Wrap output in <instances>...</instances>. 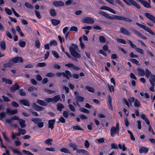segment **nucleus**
Here are the masks:
<instances>
[{"mask_svg": "<svg viewBox=\"0 0 155 155\" xmlns=\"http://www.w3.org/2000/svg\"><path fill=\"white\" fill-rule=\"evenodd\" d=\"M150 83L152 86L149 89L151 91L154 92L155 91L154 89V86H155V84L154 82L151 81H150Z\"/></svg>", "mask_w": 155, "mask_h": 155, "instance_id": "obj_40", "label": "nucleus"}, {"mask_svg": "<svg viewBox=\"0 0 155 155\" xmlns=\"http://www.w3.org/2000/svg\"><path fill=\"white\" fill-rule=\"evenodd\" d=\"M127 41L130 44V47L132 48L135 49V51L141 54H143V50L140 48H137L136 45L134 44L131 41L128 39H127Z\"/></svg>", "mask_w": 155, "mask_h": 155, "instance_id": "obj_5", "label": "nucleus"}, {"mask_svg": "<svg viewBox=\"0 0 155 155\" xmlns=\"http://www.w3.org/2000/svg\"><path fill=\"white\" fill-rule=\"evenodd\" d=\"M25 6L27 8H30L31 9H33V7L32 5L30 4L28 2H25Z\"/></svg>", "mask_w": 155, "mask_h": 155, "instance_id": "obj_44", "label": "nucleus"}, {"mask_svg": "<svg viewBox=\"0 0 155 155\" xmlns=\"http://www.w3.org/2000/svg\"><path fill=\"white\" fill-rule=\"evenodd\" d=\"M50 14L51 16H54L56 15V13L55 11V10L53 9H51L50 10Z\"/></svg>", "mask_w": 155, "mask_h": 155, "instance_id": "obj_54", "label": "nucleus"}, {"mask_svg": "<svg viewBox=\"0 0 155 155\" xmlns=\"http://www.w3.org/2000/svg\"><path fill=\"white\" fill-rule=\"evenodd\" d=\"M8 148L11 149V150L13 151V152L14 153H17L20 155L22 154L21 152L18 151V150L14 149L11 146L8 147Z\"/></svg>", "mask_w": 155, "mask_h": 155, "instance_id": "obj_29", "label": "nucleus"}, {"mask_svg": "<svg viewBox=\"0 0 155 155\" xmlns=\"http://www.w3.org/2000/svg\"><path fill=\"white\" fill-rule=\"evenodd\" d=\"M19 104L23 106H27L28 107H30V104L29 102L27 99H21L19 101Z\"/></svg>", "mask_w": 155, "mask_h": 155, "instance_id": "obj_9", "label": "nucleus"}, {"mask_svg": "<svg viewBox=\"0 0 155 155\" xmlns=\"http://www.w3.org/2000/svg\"><path fill=\"white\" fill-rule=\"evenodd\" d=\"M99 13L100 15L110 20L116 19L124 21V20L125 17L123 16L113 15V16H111L109 15L107 13L102 11L99 12Z\"/></svg>", "mask_w": 155, "mask_h": 155, "instance_id": "obj_2", "label": "nucleus"}, {"mask_svg": "<svg viewBox=\"0 0 155 155\" xmlns=\"http://www.w3.org/2000/svg\"><path fill=\"white\" fill-rule=\"evenodd\" d=\"M65 4L67 5H69L71 4L75 5L76 4V3L74 0H68L65 2Z\"/></svg>", "mask_w": 155, "mask_h": 155, "instance_id": "obj_22", "label": "nucleus"}, {"mask_svg": "<svg viewBox=\"0 0 155 155\" xmlns=\"http://www.w3.org/2000/svg\"><path fill=\"white\" fill-rule=\"evenodd\" d=\"M99 39L101 42H104L106 41V39L103 36H100Z\"/></svg>", "mask_w": 155, "mask_h": 155, "instance_id": "obj_58", "label": "nucleus"}, {"mask_svg": "<svg viewBox=\"0 0 155 155\" xmlns=\"http://www.w3.org/2000/svg\"><path fill=\"white\" fill-rule=\"evenodd\" d=\"M49 44L51 46L52 45L56 46L57 45V43L55 40H52L50 42Z\"/></svg>", "mask_w": 155, "mask_h": 155, "instance_id": "obj_45", "label": "nucleus"}, {"mask_svg": "<svg viewBox=\"0 0 155 155\" xmlns=\"http://www.w3.org/2000/svg\"><path fill=\"white\" fill-rule=\"evenodd\" d=\"M19 94L22 96H25L26 95V93L25 92L23 91L22 89H20L19 90Z\"/></svg>", "mask_w": 155, "mask_h": 155, "instance_id": "obj_46", "label": "nucleus"}, {"mask_svg": "<svg viewBox=\"0 0 155 155\" xmlns=\"http://www.w3.org/2000/svg\"><path fill=\"white\" fill-rule=\"evenodd\" d=\"M131 61L132 62L137 65H140L139 61L136 59H131Z\"/></svg>", "mask_w": 155, "mask_h": 155, "instance_id": "obj_50", "label": "nucleus"}, {"mask_svg": "<svg viewBox=\"0 0 155 155\" xmlns=\"http://www.w3.org/2000/svg\"><path fill=\"white\" fill-rule=\"evenodd\" d=\"M76 99L79 102H81L84 101V97L79 96L78 97H76Z\"/></svg>", "mask_w": 155, "mask_h": 155, "instance_id": "obj_51", "label": "nucleus"}, {"mask_svg": "<svg viewBox=\"0 0 155 155\" xmlns=\"http://www.w3.org/2000/svg\"><path fill=\"white\" fill-rule=\"evenodd\" d=\"M131 30L136 35L141 38L145 40H146L147 39V38L146 36L143 35L139 31L135 29L134 28H131Z\"/></svg>", "mask_w": 155, "mask_h": 155, "instance_id": "obj_7", "label": "nucleus"}, {"mask_svg": "<svg viewBox=\"0 0 155 155\" xmlns=\"http://www.w3.org/2000/svg\"><path fill=\"white\" fill-rule=\"evenodd\" d=\"M46 76L49 77H52L55 76V74L52 72H49L46 74Z\"/></svg>", "mask_w": 155, "mask_h": 155, "instance_id": "obj_56", "label": "nucleus"}, {"mask_svg": "<svg viewBox=\"0 0 155 155\" xmlns=\"http://www.w3.org/2000/svg\"><path fill=\"white\" fill-rule=\"evenodd\" d=\"M100 9L101 10L108 11L114 14H115L116 13V12L115 11H114V10H113L111 8L107 6H102L100 8Z\"/></svg>", "mask_w": 155, "mask_h": 155, "instance_id": "obj_14", "label": "nucleus"}, {"mask_svg": "<svg viewBox=\"0 0 155 155\" xmlns=\"http://www.w3.org/2000/svg\"><path fill=\"white\" fill-rule=\"evenodd\" d=\"M19 45L21 47L23 48L25 47L26 43L25 41H23L21 40L19 41Z\"/></svg>", "mask_w": 155, "mask_h": 155, "instance_id": "obj_38", "label": "nucleus"}, {"mask_svg": "<svg viewBox=\"0 0 155 155\" xmlns=\"http://www.w3.org/2000/svg\"><path fill=\"white\" fill-rule=\"evenodd\" d=\"M20 87V86L17 83H16L10 87V90L12 92L14 93L16 90L19 89Z\"/></svg>", "mask_w": 155, "mask_h": 155, "instance_id": "obj_11", "label": "nucleus"}, {"mask_svg": "<svg viewBox=\"0 0 155 155\" xmlns=\"http://www.w3.org/2000/svg\"><path fill=\"white\" fill-rule=\"evenodd\" d=\"M69 110H68V111H64L63 112V116L65 118H68V112Z\"/></svg>", "mask_w": 155, "mask_h": 155, "instance_id": "obj_48", "label": "nucleus"}, {"mask_svg": "<svg viewBox=\"0 0 155 155\" xmlns=\"http://www.w3.org/2000/svg\"><path fill=\"white\" fill-rule=\"evenodd\" d=\"M69 147L71 148L73 150H76L77 147H78L77 145L75 143H71L69 145Z\"/></svg>", "mask_w": 155, "mask_h": 155, "instance_id": "obj_28", "label": "nucleus"}, {"mask_svg": "<svg viewBox=\"0 0 155 155\" xmlns=\"http://www.w3.org/2000/svg\"><path fill=\"white\" fill-rule=\"evenodd\" d=\"M111 146L112 149H117L118 148L117 145L114 143H112L111 144Z\"/></svg>", "mask_w": 155, "mask_h": 155, "instance_id": "obj_61", "label": "nucleus"}, {"mask_svg": "<svg viewBox=\"0 0 155 155\" xmlns=\"http://www.w3.org/2000/svg\"><path fill=\"white\" fill-rule=\"evenodd\" d=\"M51 21L52 24L54 25H57L60 23V20L56 19H52Z\"/></svg>", "mask_w": 155, "mask_h": 155, "instance_id": "obj_32", "label": "nucleus"}, {"mask_svg": "<svg viewBox=\"0 0 155 155\" xmlns=\"http://www.w3.org/2000/svg\"><path fill=\"white\" fill-rule=\"evenodd\" d=\"M44 90L45 92H47L49 94H52L55 92L54 91L48 89L46 88H44Z\"/></svg>", "mask_w": 155, "mask_h": 155, "instance_id": "obj_55", "label": "nucleus"}, {"mask_svg": "<svg viewBox=\"0 0 155 155\" xmlns=\"http://www.w3.org/2000/svg\"><path fill=\"white\" fill-rule=\"evenodd\" d=\"M69 51L72 57L67 52H65L64 53L69 58H71L75 61H78V60L77 58H81V55L79 54L80 51L78 50V46L76 45L72 44L71 46L69 48Z\"/></svg>", "mask_w": 155, "mask_h": 155, "instance_id": "obj_1", "label": "nucleus"}, {"mask_svg": "<svg viewBox=\"0 0 155 155\" xmlns=\"http://www.w3.org/2000/svg\"><path fill=\"white\" fill-rule=\"evenodd\" d=\"M86 89L89 92L94 93V90L93 87H91L88 86H85Z\"/></svg>", "mask_w": 155, "mask_h": 155, "instance_id": "obj_31", "label": "nucleus"}, {"mask_svg": "<svg viewBox=\"0 0 155 155\" xmlns=\"http://www.w3.org/2000/svg\"><path fill=\"white\" fill-rule=\"evenodd\" d=\"M136 24L138 26L143 29L145 31L149 33L150 34L152 35H154V33L150 29L146 26L145 25L141 24L137 22H136Z\"/></svg>", "mask_w": 155, "mask_h": 155, "instance_id": "obj_6", "label": "nucleus"}, {"mask_svg": "<svg viewBox=\"0 0 155 155\" xmlns=\"http://www.w3.org/2000/svg\"><path fill=\"white\" fill-rule=\"evenodd\" d=\"M60 151L61 152H63L65 153H70V152L68 150L65 148H62L60 150Z\"/></svg>", "mask_w": 155, "mask_h": 155, "instance_id": "obj_42", "label": "nucleus"}, {"mask_svg": "<svg viewBox=\"0 0 155 155\" xmlns=\"http://www.w3.org/2000/svg\"><path fill=\"white\" fill-rule=\"evenodd\" d=\"M53 5L55 7H58L64 5V3L61 1H55L53 2Z\"/></svg>", "mask_w": 155, "mask_h": 155, "instance_id": "obj_19", "label": "nucleus"}, {"mask_svg": "<svg viewBox=\"0 0 155 155\" xmlns=\"http://www.w3.org/2000/svg\"><path fill=\"white\" fill-rule=\"evenodd\" d=\"M36 47L38 48H39L40 47V42L39 40H37L35 43Z\"/></svg>", "mask_w": 155, "mask_h": 155, "instance_id": "obj_53", "label": "nucleus"}, {"mask_svg": "<svg viewBox=\"0 0 155 155\" xmlns=\"http://www.w3.org/2000/svg\"><path fill=\"white\" fill-rule=\"evenodd\" d=\"M144 15L147 18L155 23V17L154 16L148 13H145Z\"/></svg>", "mask_w": 155, "mask_h": 155, "instance_id": "obj_10", "label": "nucleus"}, {"mask_svg": "<svg viewBox=\"0 0 155 155\" xmlns=\"http://www.w3.org/2000/svg\"><path fill=\"white\" fill-rule=\"evenodd\" d=\"M117 41L119 43L126 44V42L125 40L122 38H117L116 39Z\"/></svg>", "mask_w": 155, "mask_h": 155, "instance_id": "obj_35", "label": "nucleus"}, {"mask_svg": "<svg viewBox=\"0 0 155 155\" xmlns=\"http://www.w3.org/2000/svg\"><path fill=\"white\" fill-rule=\"evenodd\" d=\"M73 128L74 129L76 130H83V129L80 127L78 125H77L76 126H74L73 127Z\"/></svg>", "mask_w": 155, "mask_h": 155, "instance_id": "obj_43", "label": "nucleus"}, {"mask_svg": "<svg viewBox=\"0 0 155 155\" xmlns=\"http://www.w3.org/2000/svg\"><path fill=\"white\" fill-rule=\"evenodd\" d=\"M99 52L100 54H102L105 57L107 56V54L102 50H100L99 51Z\"/></svg>", "mask_w": 155, "mask_h": 155, "instance_id": "obj_62", "label": "nucleus"}, {"mask_svg": "<svg viewBox=\"0 0 155 155\" xmlns=\"http://www.w3.org/2000/svg\"><path fill=\"white\" fill-rule=\"evenodd\" d=\"M119 31L120 33L128 36L130 35V33L129 31L127 29L123 27H121L120 28Z\"/></svg>", "mask_w": 155, "mask_h": 155, "instance_id": "obj_12", "label": "nucleus"}, {"mask_svg": "<svg viewBox=\"0 0 155 155\" xmlns=\"http://www.w3.org/2000/svg\"><path fill=\"white\" fill-rule=\"evenodd\" d=\"M116 2L119 5H120L122 7L124 8L125 7L124 5L120 0H115Z\"/></svg>", "mask_w": 155, "mask_h": 155, "instance_id": "obj_59", "label": "nucleus"}, {"mask_svg": "<svg viewBox=\"0 0 155 155\" xmlns=\"http://www.w3.org/2000/svg\"><path fill=\"white\" fill-rule=\"evenodd\" d=\"M22 152L24 153L26 155H34L33 153H31L30 152L27 151L25 150H22Z\"/></svg>", "mask_w": 155, "mask_h": 155, "instance_id": "obj_64", "label": "nucleus"}, {"mask_svg": "<svg viewBox=\"0 0 155 155\" xmlns=\"http://www.w3.org/2000/svg\"><path fill=\"white\" fill-rule=\"evenodd\" d=\"M94 20L90 17H87L84 18L82 20V22L89 24H93L94 23Z\"/></svg>", "mask_w": 155, "mask_h": 155, "instance_id": "obj_8", "label": "nucleus"}, {"mask_svg": "<svg viewBox=\"0 0 155 155\" xmlns=\"http://www.w3.org/2000/svg\"><path fill=\"white\" fill-rule=\"evenodd\" d=\"M52 53L55 58H59V56L58 54L54 50H52Z\"/></svg>", "mask_w": 155, "mask_h": 155, "instance_id": "obj_47", "label": "nucleus"}, {"mask_svg": "<svg viewBox=\"0 0 155 155\" xmlns=\"http://www.w3.org/2000/svg\"><path fill=\"white\" fill-rule=\"evenodd\" d=\"M119 131V130L118 131L117 129L115 127H112L110 130V135L111 136L113 137L116 134H118Z\"/></svg>", "mask_w": 155, "mask_h": 155, "instance_id": "obj_13", "label": "nucleus"}, {"mask_svg": "<svg viewBox=\"0 0 155 155\" xmlns=\"http://www.w3.org/2000/svg\"><path fill=\"white\" fill-rule=\"evenodd\" d=\"M2 80L3 82H5V83L6 84H12V81L10 79H7L5 78H2Z\"/></svg>", "mask_w": 155, "mask_h": 155, "instance_id": "obj_24", "label": "nucleus"}, {"mask_svg": "<svg viewBox=\"0 0 155 155\" xmlns=\"http://www.w3.org/2000/svg\"><path fill=\"white\" fill-rule=\"evenodd\" d=\"M134 106L136 107H140V104L138 100L136 99L134 103Z\"/></svg>", "mask_w": 155, "mask_h": 155, "instance_id": "obj_39", "label": "nucleus"}, {"mask_svg": "<svg viewBox=\"0 0 155 155\" xmlns=\"http://www.w3.org/2000/svg\"><path fill=\"white\" fill-rule=\"evenodd\" d=\"M129 102L131 106H132L131 103L134 102L135 100L134 97H130L129 99H128Z\"/></svg>", "mask_w": 155, "mask_h": 155, "instance_id": "obj_57", "label": "nucleus"}, {"mask_svg": "<svg viewBox=\"0 0 155 155\" xmlns=\"http://www.w3.org/2000/svg\"><path fill=\"white\" fill-rule=\"evenodd\" d=\"M128 6L133 5L136 7L137 8L140 9V6L134 0H123Z\"/></svg>", "mask_w": 155, "mask_h": 155, "instance_id": "obj_4", "label": "nucleus"}, {"mask_svg": "<svg viewBox=\"0 0 155 155\" xmlns=\"http://www.w3.org/2000/svg\"><path fill=\"white\" fill-rule=\"evenodd\" d=\"M145 74L147 78H148L150 76L151 77V75H153L148 68H146L145 69Z\"/></svg>", "mask_w": 155, "mask_h": 155, "instance_id": "obj_30", "label": "nucleus"}, {"mask_svg": "<svg viewBox=\"0 0 155 155\" xmlns=\"http://www.w3.org/2000/svg\"><path fill=\"white\" fill-rule=\"evenodd\" d=\"M46 66V64L45 62L39 63H38L37 65V67H45Z\"/></svg>", "mask_w": 155, "mask_h": 155, "instance_id": "obj_49", "label": "nucleus"}, {"mask_svg": "<svg viewBox=\"0 0 155 155\" xmlns=\"http://www.w3.org/2000/svg\"><path fill=\"white\" fill-rule=\"evenodd\" d=\"M138 75L140 76H143L145 75V72L143 69L138 68L137 69Z\"/></svg>", "mask_w": 155, "mask_h": 155, "instance_id": "obj_21", "label": "nucleus"}, {"mask_svg": "<svg viewBox=\"0 0 155 155\" xmlns=\"http://www.w3.org/2000/svg\"><path fill=\"white\" fill-rule=\"evenodd\" d=\"M32 107L37 111H41L44 109V108L37 105L35 103H33Z\"/></svg>", "mask_w": 155, "mask_h": 155, "instance_id": "obj_16", "label": "nucleus"}, {"mask_svg": "<svg viewBox=\"0 0 155 155\" xmlns=\"http://www.w3.org/2000/svg\"><path fill=\"white\" fill-rule=\"evenodd\" d=\"M1 48L3 50L5 49L6 45L5 42L4 41H1L0 44Z\"/></svg>", "mask_w": 155, "mask_h": 155, "instance_id": "obj_36", "label": "nucleus"}, {"mask_svg": "<svg viewBox=\"0 0 155 155\" xmlns=\"http://www.w3.org/2000/svg\"><path fill=\"white\" fill-rule=\"evenodd\" d=\"M52 141V139L51 138H48L45 141V143L48 145H51L52 144L51 142Z\"/></svg>", "mask_w": 155, "mask_h": 155, "instance_id": "obj_34", "label": "nucleus"}, {"mask_svg": "<svg viewBox=\"0 0 155 155\" xmlns=\"http://www.w3.org/2000/svg\"><path fill=\"white\" fill-rule=\"evenodd\" d=\"M11 61H10V62L6 63L4 65V67L5 68L11 67L13 65V64L11 62Z\"/></svg>", "mask_w": 155, "mask_h": 155, "instance_id": "obj_37", "label": "nucleus"}, {"mask_svg": "<svg viewBox=\"0 0 155 155\" xmlns=\"http://www.w3.org/2000/svg\"><path fill=\"white\" fill-rule=\"evenodd\" d=\"M5 117V113L4 112H2L0 113V119L2 120Z\"/></svg>", "mask_w": 155, "mask_h": 155, "instance_id": "obj_60", "label": "nucleus"}, {"mask_svg": "<svg viewBox=\"0 0 155 155\" xmlns=\"http://www.w3.org/2000/svg\"><path fill=\"white\" fill-rule=\"evenodd\" d=\"M55 120V119L50 120H48V124L49 128H50L52 130L54 128V124Z\"/></svg>", "mask_w": 155, "mask_h": 155, "instance_id": "obj_18", "label": "nucleus"}, {"mask_svg": "<svg viewBox=\"0 0 155 155\" xmlns=\"http://www.w3.org/2000/svg\"><path fill=\"white\" fill-rule=\"evenodd\" d=\"M2 97L4 101L9 102L10 101V100L8 99L7 97H6L4 95H2Z\"/></svg>", "mask_w": 155, "mask_h": 155, "instance_id": "obj_63", "label": "nucleus"}, {"mask_svg": "<svg viewBox=\"0 0 155 155\" xmlns=\"http://www.w3.org/2000/svg\"><path fill=\"white\" fill-rule=\"evenodd\" d=\"M60 97L59 95L55 96L54 97L52 98V102L54 103H56L60 100Z\"/></svg>", "mask_w": 155, "mask_h": 155, "instance_id": "obj_25", "label": "nucleus"}, {"mask_svg": "<svg viewBox=\"0 0 155 155\" xmlns=\"http://www.w3.org/2000/svg\"><path fill=\"white\" fill-rule=\"evenodd\" d=\"M57 77H60L61 75L64 78H66L68 79H69L70 78L72 77V75L70 72L66 70L64 72H58L56 74Z\"/></svg>", "mask_w": 155, "mask_h": 155, "instance_id": "obj_3", "label": "nucleus"}, {"mask_svg": "<svg viewBox=\"0 0 155 155\" xmlns=\"http://www.w3.org/2000/svg\"><path fill=\"white\" fill-rule=\"evenodd\" d=\"M25 121L22 119H20L19 120V124L22 128H23L26 127L25 123Z\"/></svg>", "mask_w": 155, "mask_h": 155, "instance_id": "obj_26", "label": "nucleus"}, {"mask_svg": "<svg viewBox=\"0 0 155 155\" xmlns=\"http://www.w3.org/2000/svg\"><path fill=\"white\" fill-rule=\"evenodd\" d=\"M12 61L14 63L22 62L23 61L22 58L19 57H16L12 59Z\"/></svg>", "mask_w": 155, "mask_h": 155, "instance_id": "obj_15", "label": "nucleus"}, {"mask_svg": "<svg viewBox=\"0 0 155 155\" xmlns=\"http://www.w3.org/2000/svg\"><path fill=\"white\" fill-rule=\"evenodd\" d=\"M145 8H150L151 6L150 4L146 1L143 0H138Z\"/></svg>", "mask_w": 155, "mask_h": 155, "instance_id": "obj_17", "label": "nucleus"}, {"mask_svg": "<svg viewBox=\"0 0 155 155\" xmlns=\"http://www.w3.org/2000/svg\"><path fill=\"white\" fill-rule=\"evenodd\" d=\"M148 151V149L144 147H142L139 150V152L140 153H147Z\"/></svg>", "mask_w": 155, "mask_h": 155, "instance_id": "obj_20", "label": "nucleus"}, {"mask_svg": "<svg viewBox=\"0 0 155 155\" xmlns=\"http://www.w3.org/2000/svg\"><path fill=\"white\" fill-rule=\"evenodd\" d=\"M31 120L35 124H38L42 120V119L39 118H32Z\"/></svg>", "mask_w": 155, "mask_h": 155, "instance_id": "obj_23", "label": "nucleus"}, {"mask_svg": "<svg viewBox=\"0 0 155 155\" xmlns=\"http://www.w3.org/2000/svg\"><path fill=\"white\" fill-rule=\"evenodd\" d=\"M80 110L81 112L85 113L87 114H89L90 113V111L84 108H81L80 109Z\"/></svg>", "mask_w": 155, "mask_h": 155, "instance_id": "obj_41", "label": "nucleus"}, {"mask_svg": "<svg viewBox=\"0 0 155 155\" xmlns=\"http://www.w3.org/2000/svg\"><path fill=\"white\" fill-rule=\"evenodd\" d=\"M69 109L72 111L75 112L76 109L71 104H69L68 105Z\"/></svg>", "mask_w": 155, "mask_h": 155, "instance_id": "obj_52", "label": "nucleus"}, {"mask_svg": "<svg viewBox=\"0 0 155 155\" xmlns=\"http://www.w3.org/2000/svg\"><path fill=\"white\" fill-rule=\"evenodd\" d=\"M37 102L39 105L42 106H46L47 105V104L44 101L39 99L37 100Z\"/></svg>", "mask_w": 155, "mask_h": 155, "instance_id": "obj_27", "label": "nucleus"}, {"mask_svg": "<svg viewBox=\"0 0 155 155\" xmlns=\"http://www.w3.org/2000/svg\"><path fill=\"white\" fill-rule=\"evenodd\" d=\"M64 107V106L61 103H59L57 104V109L60 111H61L62 109Z\"/></svg>", "mask_w": 155, "mask_h": 155, "instance_id": "obj_33", "label": "nucleus"}]
</instances>
